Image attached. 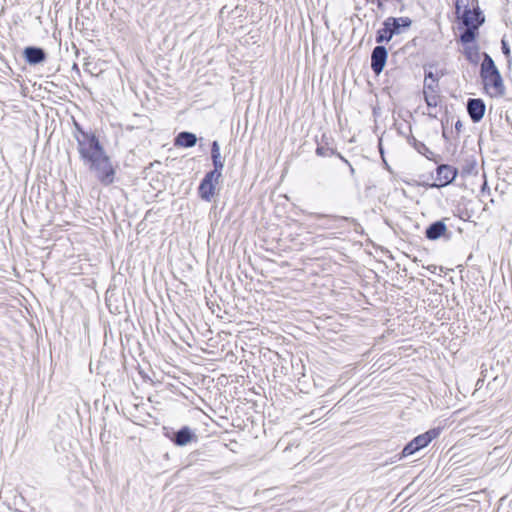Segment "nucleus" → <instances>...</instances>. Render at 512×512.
<instances>
[{
    "mask_svg": "<svg viewBox=\"0 0 512 512\" xmlns=\"http://www.w3.org/2000/svg\"><path fill=\"white\" fill-rule=\"evenodd\" d=\"M480 77L485 89L491 96H503L505 86L500 71L494 60L488 53H483V61L480 67Z\"/></svg>",
    "mask_w": 512,
    "mask_h": 512,
    "instance_id": "nucleus-1",
    "label": "nucleus"
},
{
    "mask_svg": "<svg viewBox=\"0 0 512 512\" xmlns=\"http://www.w3.org/2000/svg\"><path fill=\"white\" fill-rule=\"evenodd\" d=\"M98 182L110 186L116 180L117 164H114L106 151L84 164Z\"/></svg>",
    "mask_w": 512,
    "mask_h": 512,
    "instance_id": "nucleus-2",
    "label": "nucleus"
},
{
    "mask_svg": "<svg viewBox=\"0 0 512 512\" xmlns=\"http://www.w3.org/2000/svg\"><path fill=\"white\" fill-rule=\"evenodd\" d=\"M77 151L79 153V158L86 164L88 161L102 154L105 150L103 144L101 143L96 131L92 132L88 136H85L82 139L77 137Z\"/></svg>",
    "mask_w": 512,
    "mask_h": 512,
    "instance_id": "nucleus-3",
    "label": "nucleus"
},
{
    "mask_svg": "<svg viewBox=\"0 0 512 512\" xmlns=\"http://www.w3.org/2000/svg\"><path fill=\"white\" fill-rule=\"evenodd\" d=\"M163 435L177 447H185L191 444H197L199 436L195 429L188 425H183L179 429L172 427H163Z\"/></svg>",
    "mask_w": 512,
    "mask_h": 512,
    "instance_id": "nucleus-4",
    "label": "nucleus"
},
{
    "mask_svg": "<svg viewBox=\"0 0 512 512\" xmlns=\"http://www.w3.org/2000/svg\"><path fill=\"white\" fill-rule=\"evenodd\" d=\"M274 357H276V361H273L272 379L270 382L276 395L280 394L286 397L288 393L286 359L279 352H275Z\"/></svg>",
    "mask_w": 512,
    "mask_h": 512,
    "instance_id": "nucleus-5",
    "label": "nucleus"
},
{
    "mask_svg": "<svg viewBox=\"0 0 512 512\" xmlns=\"http://www.w3.org/2000/svg\"><path fill=\"white\" fill-rule=\"evenodd\" d=\"M221 178V175L206 172L197 188L198 197L205 202H211L216 194V186Z\"/></svg>",
    "mask_w": 512,
    "mask_h": 512,
    "instance_id": "nucleus-6",
    "label": "nucleus"
},
{
    "mask_svg": "<svg viewBox=\"0 0 512 512\" xmlns=\"http://www.w3.org/2000/svg\"><path fill=\"white\" fill-rule=\"evenodd\" d=\"M439 433L438 429H431L421 435H418L405 445L400 458L413 455L420 449L426 447L433 439L439 436Z\"/></svg>",
    "mask_w": 512,
    "mask_h": 512,
    "instance_id": "nucleus-7",
    "label": "nucleus"
},
{
    "mask_svg": "<svg viewBox=\"0 0 512 512\" xmlns=\"http://www.w3.org/2000/svg\"><path fill=\"white\" fill-rule=\"evenodd\" d=\"M438 80L439 78L431 71L425 74L423 94L430 108H436L439 103Z\"/></svg>",
    "mask_w": 512,
    "mask_h": 512,
    "instance_id": "nucleus-8",
    "label": "nucleus"
},
{
    "mask_svg": "<svg viewBox=\"0 0 512 512\" xmlns=\"http://www.w3.org/2000/svg\"><path fill=\"white\" fill-rule=\"evenodd\" d=\"M23 59L29 66H37L47 61L48 53L39 46H26L22 52Z\"/></svg>",
    "mask_w": 512,
    "mask_h": 512,
    "instance_id": "nucleus-9",
    "label": "nucleus"
},
{
    "mask_svg": "<svg viewBox=\"0 0 512 512\" xmlns=\"http://www.w3.org/2000/svg\"><path fill=\"white\" fill-rule=\"evenodd\" d=\"M457 173V169L450 165H439L436 169V183H434L432 187H444L449 185L454 181Z\"/></svg>",
    "mask_w": 512,
    "mask_h": 512,
    "instance_id": "nucleus-10",
    "label": "nucleus"
},
{
    "mask_svg": "<svg viewBox=\"0 0 512 512\" xmlns=\"http://www.w3.org/2000/svg\"><path fill=\"white\" fill-rule=\"evenodd\" d=\"M460 17L465 27H473L474 29H479L485 21V17L478 6L463 10Z\"/></svg>",
    "mask_w": 512,
    "mask_h": 512,
    "instance_id": "nucleus-11",
    "label": "nucleus"
},
{
    "mask_svg": "<svg viewBox=\"0 0 512 512\" xmlns=\"http://www.w3.org/2000/svg\"><path fill=\"white\" fill-rule=\"evenodd\" d=\"M388 57L387 49L382 46H376L371 53V69L376 74L379 75L386 64Z\"/></svg>",
    "mask_w": 512,
    "mask_h": 512,
    "instance_id": "nucleus-12",
    "label": "nucleus"
},
{
    "mask_svg": "<svg viewBox=\"0 0 512 512\" xmlns=\"http://www.w3.org/2000/svg\"><path fill=\"white\" fill-rule=\"evenodd\" d=\"M210 156L213 165V169L208 173H214L222 176V172L225 166V157L221 155L220 144L217 140L211 142Z\"/></svg>",
    "mask_w": 512,
    "mask_h": 512,
    "instance_id": "nucleus-13",
    "label": "nucleus"
},
{
    "mask_svg": "<svg viewBox=\"0 0 512 512\" xmlns=\"http://www.w3.org/2000/svg\"><path fill=\"white\" fill-rule=\"evenodd\" d=\"M486 105L480 98H470L467 101V112L474 123H478L485 114Z\"/></svg>",
    "mask_w": 512,
    "mask_h": 512,
    "instance_id": "nucleus-14",
    "label": "nucleus"
},
{
    "mask_svg": "<svg viewBox=\"0 0 512 512\" xmlns=\"http://www.w3.org/2000/svg\"><path fill=\"white\" fill-rule=\"evenodd\" d=\"M198 138L195 133L189 131L179 132L173 140L175 147L192 148L197 144Z\"/></svg>",
    "mask_w": 512,
    "mask_h": 512,
    "instance_id": "nucleus-15",
    "label": "nucleus"
},
{
    "mask_svg": "<svg viewBox=\"0 0 512 512\" xmlns=\"http://www.w3.org/2000/svg\"><path fill=\"white\" fill-rule=\"evenodd\" d=\"M447 230V226L443 220L435 221L426 228L425 236L427 239L435 241L440 237H446Z\"/></svg>",
    "mask_w": 512,
    "mask_h": 512,
    "instance_id": "nucleus-16",
    "label": "nucleus"
},
{
    "mask_svg": "<svg viewBox=\"0 0 512 512\" xmlns=\"http://www.w3.org/2000/svg\"><path fill=\"white\" fill-rule=\"evenodd\" d=\"M386 22L390 26V29L394 35L401 34L404 29L409 28L412 24V20L408 17H388Z\"/></svg>",
    "mask_w": 512,
    "mask_h": 512,
    "instance_id": "nucleus-17",
    "label": "nucleus"
},
{
    "mask_svg": "<svg viewBox=\"0 0 512 512\" xmlns=\"http://www.w3.org/2000/svg\"><path fill=\"white\" fill-rule=\"evenodd\" d=\"M394 34L392 33V30L390 29V26L386 22V20L383 22V28L379 29L376 34V42L378 44L383 42H389Z\"/></svg>",
    "mask_w": 512,
    "mask_h": 512,
    "instance_id": "nucleus-18",
    "label": "nucleus"
},
{
    "mask_svg": "<svg viewBox=\"0 0 512 512\" xmlns=\"http://www.w3.org/2000/svg\"><path fill=\"white\" fill-rule=\"evenodd\" d=\"M477 35L478 29H474L473 27H466L460 35V41L465 45H469L475 41Z\"/></svg>",
    "mask_w": 512,
    "mask_h": 512,
    "instance_id": "nucleus-19",
    "label": "nucleus"
},
{
    "mask_svg": "<svg viewBox=\"0 0 512 512\" xmlns=\"http://www.w3.org/2000/svg\"><path fill=\"white\" fill-rule=\"evenodd\" d=\"M466 59L471 63H477L479 58V48L476 45H466L463 51Z\"/></svg>",
    "mask_w": 512,
    "mask_h": 512,
    "instance_id": "nucleus-20",
    "label": "nucleus"
},
{
    "mask_svg": "<svg viewBox=\"0 0 512 512\" xmlns=\"http://www.w3.org/2000/svg\"><path fill=\"white\" fill-rule=\"evenodd\" d=\"M73 128H74L73 137L75 138L76 141H77V137L79 139H82L85 136H88L89 134L94 132L93 130H85L83 128V126L79 122H77L75 119H73Z\"/></svg>",
    "mask_w": 512,
    "mask_h": 512,
    "instance_id": "nucleus-21",
    "label": "nucleus"
},
{
    "mask_svg": "<svg viewBox=\"0 0 512 512\" xmlns=\"http://www.w3.org/2000/svg\"><path fill=\"white\" fill-rule=\"evenodd\" d=\"M501 50L502 53L506 56L508 63L511 62V51L508 42L505 39L501 40Z\"/></svg>",
    "mask_w": 512,
    "mask_h": 512,
    "instance_id": "nucleus-22",
    "label": "nucleus"
},
{
    "mask_svg": "<svg viewBox=\"0 0 512 512\" xmlns=\"http://www.w3.org/2000/svg\"><path fill=\"white\" fill-rule=\"evenodd\" d=\"M455 9H456V13L458 15L460 14L461 9H463V10L470 9L469 8V0H456Z\"/></svg>",
    "mask_w": 512,
    "mask_h": 512,
    "instance_id": "nucleus-23",
    "label": "nucleus"
},
{
    "mask_svg": "<svg viewBox=\"0 0 512 512\" xmlns=\"http://www.w3.org/2000/svg\"><path fill=\"white\" fill-rule=\"evenodd\" d=\"M316 153L317 155L319 156H330L333 154V151L328 149V148H324V147H318L316 149Z\"/></svg>",
    "mask_w": 512,
    "mask_h": 512,
    "instance_id": "nucleus-24",
    "label": "nucleus"
},
{
    "mask_svg": "<svg viewBox=\"0 0 512 512\" xmlns=\"http://www.w3.org/2000/svg\"><path fill=\"white\" fill-rule=\"evenodd\" d=\"M461 128H462V123H461V121H459V120H458V121L455 123V129H456L457 131H460V129H461Z\"/></svg>",
    "mask_w": 512,
    "mask_h": 512,
    "instance_id": "nucleus-25",
    "label": "nucleus"
},
{
    "mask_svg": "<svg viewBox=\"0 0 512 512\" xmlns=\"http://www.w3.org/2000/svg\"><path fill=\"white\" fill-rule=\"evenodd\" d=\"M376 4H377V7L378 8H382L383 7V3H382V0H375Z\"/></svg>",
    "mask_w": 512,
    "mask_h": 512,
    "instance_id": "nucleus-26",
    "label": "nucleus"
},
{
    "mask_svg": "<svg viewBox=\"0 0 512 512\" xmlns=\"http://www.w3.org/2000/svg\"><path fill=\"white\" fill-rule=\"evenodd\" d=\"M340 157H341L342 160H344L350 166V170L353 173L354 172V168L351 166V164H349V162L346 159H344L342 156H340Z\"/></svg>",
    "mask_w": 512,
    "mask_h": 512,
    "instance_id": "nucleus-27",
    "label": "nucleus"
},
{
    "mask_svg": "<svg viewBox=\"0 0 512 512\" xmlns=\"http://www.w3.org/2000/svg\"><path fill=\"white\" fill-rule=\"evenodd\" d=\"M286 170H287V168H286V167H284V168H283L282 175H281V179L284 177V173L286 172Z\"/></svg>",
    "mask_w": 512,
    "mask_h": 512,
    "instance_id": "nucleus-28",
    "label": "nucleus"
},
{
    "mask_svg": "<svg viewBox=\"0 0 512 512\" xmlns=\"http://www.w3.org/2000/svg\"><path fill=\"white\" fill-rule=\"evenodd\" d=\"M442 135H443L444 138H447V133H446L445 129H443Z\"/></svg>",
    "mask_w": 512,
    "mask_h": 512,
    "instance_id": "nucleus-29",
    "label": "nucleus"
},
{
    "mask_svg": "<svg viewBox=\"0 0 512 512\" xmlns=\"http://www.w3.org/2000/svg\"><path fill=\"white\" fill-rule=\"evenodd\" d=\"M270 360L271 361H276V358L274 359L273 357H270Z\"/></svg>",
    "mask_w": 512,
    "mask_h": 512,
    "instance_id": "nucleus-30",
    "label": "nucleus"
},
{
    "mask_svg": "<svg viewBox=\"0 0 512 512\" xmlns=\"http://www.w3.org/2000/svg\"><path fill=\"white\" fill-rule=\"evenodd\" d=\"M270 360L271 361H276V358L274 359L273 357H270Z\"/></svg>",
    "mask_w": 512,
    "mask_h": 512,
    "instance_id": "nucleus-31",
    "label": "nucleus"
}]
</instances>
